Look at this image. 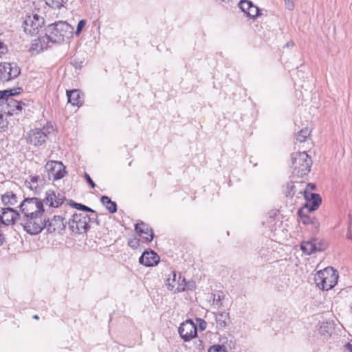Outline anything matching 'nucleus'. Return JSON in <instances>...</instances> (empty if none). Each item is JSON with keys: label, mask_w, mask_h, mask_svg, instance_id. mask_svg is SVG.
I'll return each instance as SVG.
<instances>
[{"label": "nucleus", "mask_w": 352, "mask_h": 352, "mask_svg": "<svg viewBox=\"0 0 352 352\" xmlns=\"http://www.w3.org/2000/svg\"><path fill=\"white\" fill-rule=\"evenodd\" d=\"M43 202L37 197L26 198L19 205L24 230L30 234H38L45 226Z\"/></svg>", "instance_id": "1"}, {"label": "nucleus", "mask_w": 352, "mask_h": 352, "mask_svg": "<svg viewBox=\"0 0 352 352\" xmlns=\"http://www.w3.org/2000/svg\"><path fill=\"white\" fill-rule=\"evenodd\" d=\"M74 27L67 21H56L47 27L45 35L35 41L34 45L38 46L39 43L43 50L49 46L50 42L57 44L69 43L74 36Z\"/></svg>", "instance_id": "2"}, {"label": "nucleus", "mask_w": 352, "mask_h": 352, "mask_svg": "<svg viewBox=\"0 0 352 352\" xmlns=\"http://www.w3.org/2000/svg\"><path fill=\"white\" fill-rule=\"evenodd\" d=\"M338 277V272L332 267H328L314 275V282L320 289L328 291L336 285Z\"/></svg>", "instance_id": "3"}, {"label": "nucleus", "mask_w": 352, "mask_h": 352, "mask_svg": "<svg viewBox=\"0 0 352 352\" xmlns=\"http://www.w3.org/2000/svg\"><path fill=\"white\" fill-rule=\"evenodd\" d=\"M292 173L298 177L307 175L312 164L311 157L306 152H296L292 155Z\"/></svg>", "instance_id": "4"}, {"label": "nucleus", "mask_w": 352, "mask_h": 352, "mask_svg": "<svg viewBox=\"0 0 352 352\" xmlns=\"http://www.w3.org/2000/svg\"><path fill=\"white\" fill-rule=\"evenodd\" d=\"M22 90L21 88H18L17 89L6 90L1 94V102L7 105V113L8 114H18L25 105L23 101L15 100L13 98L14 96L20 94Z\"/></svg>", "instance_id": "5"}, {"label": "nucleus", "mask_w": 352, "mask_h": 352, "mask_svg": "<svg viewBox=\"0 0 352 352\" xmlns=\"http://www.w3.org/2000/svg\"><path fill=\"white\" fill-rule=\"evenodd\" d=\"M53 131V126L49 125L32 129L27 133V142L34 146H40L47 140L49 135Z\"/></svg>", "instance_id": "6"}, {"label": "nucleus", "mask_w": 352, "mask_h": 352, "mask_svg": "<svg viewBox=\"0 0 352 352\" xmlns=\"http://www.w3.org/2000/svg\"><path fill=\"white\" fill-rule=\"evenodd\" d=\"M89 218L82 214H74L69 219L68 224L72 232L74 234L86 232L89 226Z\"/></svg>", "instance_id": "7"}, {"label": "nucleus", "mask_w": 352, "mask_h": 352, "mask_svg": "<svg viewBox=\"0 0 352 352\" xmlns=\"http://www.w3.org/2000/svg\"><path fill=\"white\" fill-rule=\"evenodd\" d=\"M299 190L302 192V197L306 201L303 208L307 209L309 212L316 210L321 204V198L318 194L310 191L309 188H303V186H299Z\"/></svg>", "instance_id": "8"}, {"label": "nucleus", "mask_w": 352, "mask_h": 352, "mask_svg": "<svg viewBox=\"0 0 352 352\" xmlns=\"http://www.w3.org/2000/svg\"><path fill=\"white\" fill-rule=\"evenodd\" d=\"M21 73L20 68L14 63H0V81L8 82L16 78Z\"/></svg>", "instance_id": "9"}, {"label": "nucleus", "mask_w": 352, "mask_h": 352, "mask_svg": "<svg viewBox=\"0 0 352 352\" xmlns=\"http://www.w3.org/2000/svg\"><path fill=\"white\" fill-rule=\"evenodd\" d=\"M166 286L170 291L176 292H182L189 289V283H186L181 274H177L175 272H172L166 279Z\"/></svg>", "instance_id": "10"}, {"label": "nucleus", "mask_w": 352, "mask_h": 352, "mask_svg": "<svg viewBox=\"0 0 352 352\" xmlns=\"http://www.w3.org/2000/svg\"><path fill=\"white\" fill-rule=\"evenodd\" d=\"M50 180L62 179L66 174L65 167L61 162L49 161L45 166Z\"/></svg>", "instance_id": "11"}, {"label": "nucleus", "mask_w": 352, "mask_h": 352, "mask_svg": "<svg viewBox=\"0 0 352 352\" xmlns=\"http://www.w3.org/2000/svg\"><path fill=\"white\" fill-rule=\"evenodd\" d=\"M44 24V19L43 16L37 14L28 16L24 21V30L26 33L30 34H36L39 29Z\"/></svg>", "instance_id": "12"}, {"label": "nucleus", "mask_w": 352, "mask_h": 352, "mask_svg": "<svg viewBox=\"0 0 352 352\" xmlns=\"http://www.w3.org/2000/svg\"><path fill=\"white\" fill-rule=\"evenodd\" d=\"M178 332L185 342H188L197 337V326L191 320H187L181 324Z\"/></svg>", "instance_id": "13"}, {"label": "nucleus", "mask_w": 352, "mask_h": 352, "mask_svg": "<svg viewBox=\"0 0 352 352\" xmlns=\"http://www.w3.org/2000/svg\"><path fill=\"white\" fill-rule=\"evenodd\" d=\"M65 201V197L64 194L54 190H48L46 191L45 197L42 200L43 205L45 204L52 208L59 207Z\"/></svg>", "instance_id": "14"}, {"label": "nucleus", "mask_w": 352, "mask_h": 352, "mask_svg": "<svg viewBox=\"0 0 352 352\" xmlns=\"http://www.w3.org/2000/svg\"><path fill=\"white\" fill-rule=\"evenodd\" d=\"M20 217L19 212L12 208L6 207L0 209V222L4 225L12 224Z\"/></svg>", "instance_id": "15"}, {"label": "nucleus", "mask_w": 352, "mask_h": 352, "mask_svg": "<svg viewBox=\"0 0 352 352\" xmlns=\"http://www.w3.org/2000/svg\"><path fill=\"white\" fill-rule=\"evenodd\" d=\"M66 223L64 221V218L61 216H54V217L50 220L45 219V228L48 232L52 233L56 231L60 232L65 229Z\"/></svg>", "instance_id": "16"}, {"label": "nucleus", "mask_w": 352, "mask_h": 352, "mask_svg": "<svg viewBox=\"0 0 352 352\" xmlns=\"http://www.w3.org/2000/svg\"><path fill=\"white\" fill-rule=\"evenodd\" d=\"M160 261V256L153 250H146L139 258L140 263L146 266H154Z\"/></svg>", "instance_id": "17"}, {"label": "nucleus", "mask_w": 352, "mask_h": 352, "mask_svg": "<svg viewBox=\"0 0 352 352\" xmlns=\"http://www.w3.org/2000/svg\"><path fill=\"white\" fill-rule=\"evenodd\" d=\"M299 186H303V188H306V183L304 182H295L287 183L285 188V193L287 197L296 196L300 198L302 197V192L299 190Z\"/></svg>", "instance_id": "18"}, {"label": "nucleus", "mask_w": 352, "mask_h": 352, "mask_svg": "<svg viewBox=\"0 0 352 352\" xmlns=\"http://www.w3.org/2000/svg\"><path fill=\"white\" fill-rule=\"evenodd\" d=\"M135 230L138 234L142 236L146 242H151L153 239L152 229L144 222L136 223Z\"/></svg>", "instance_id": "19"}, {"label": "nucleus", "mask_w": 352, "mask_h": 352, "mask_svg": "<svg viewBox=\"0 0 352 352\" xmlns=\"http://www.w3.org/2000/svg\"><path fill=\"white\" fill-rule=\"evenodd\" d=\"M1 201L7 207L12 208L19 202V197L13 191H8L1 195Z\"/></svg>", "instance_id": "20"}, {"label": "nucleus", "mask_w": 352, "mask_h": 352, "mask_svg": "<svg viewBox=\"0 0 352 352\" xmlns=\"http://www.w3.org/2000/svg\"><path fill=\"white\" fill-rule=\"evenodd\" d=\"M214 314L217 322V327L218 329H223L227 325L228 320L229 319V314L226 311H223Z\"/></svg>", "instance_id": "21"}, {"label": "nucleus", "mask_w": 352, "mask_h": 352, "mask_svg": "<svg viewBox=\"0 0 352 352\" xmlns=\"http://www.w3.org/2000/svg\"><path fill=\"white\" fill-rule=\"evenodd\" d=\"M67 96L68 97L69 102L73 105H80L81 104L80 94L79 90L73 89L72 91H67Z\"/></svg>", "instance_id": "22"}, {"label": "nucleus", "mask_w": 352, "mask_h": 352, "mask_svg": "<svg viewBox=\"0 0 352 352\" xmlns=\"http://www.w3.org/2000/svg\"><path fill=\"white\" fill-rule=\"evenodd\" d=\"M300 249L305 254L307 255L315 253L316 245L314 243V239L308 241H303L300 245Z\"/></svg>", "instance_id": "23"}, {"label": "nucleus", "mask_w": 352, "mask_h": 352, "mask_svg": "<svg viewBox=\"0 0 352 352\" xmlns=\"http://www.w3.org/2000/svg\"><path fill=\"white\" fill-rule=\"evenodd\" d=\"M100 201L110 213H115L117 211L116 202L112 201L107 196H102Z\"/></svg>", "instance_id": "24"}, {"label": "nucleus", "mask_w": 352, "mask_h": 352, "mask_svg": "<svg viewBox=\"0 0 352 352\" xmlns=\"http://www.w3.org/2000/svg\"><path fill=\"white\" fill-rule=\"evenodd\" d=\"M38 182H42L39 176H30L29 179L26 180L25 184L31 190L37 192Z\"/></svg>", "instance_id": "25"}, {"label": "nucleus", "mask_w": 352, "mask_h": 352, "mask_svg": "<svg viewBox=\"0 0 352 352\" xmlns=\"http://www.w3.org/2000/svg\"><path fill=\"white\" fill-rule=\"evenodd\" d=\"M45 3L53 9L59 10L64 7L68 0H45Z\"/></svg>", "instance_id": "26"}, {"label": "nucleus", "mask_w": 352, "mask_h": 352, "mask_svg": "<svg viewBox=\"0 0 352 352\" xmlns=\"http://www.w3.org/2000/svg\"><path fill=\"white\" fill-rule=\"evenodd\" d=\"M310 135V131L307 127L302 129L296 135V140L300 142H304Z\"/></svg>", "instance_id": "27"}, {"label": "nucleus", "mask_w": 352, "mask_h": 352, "mask_svg": "<svg viewBox=\"0 0 352 352\" xmlns=\"http://www.w3.org/2000/svg\"><path fill=\"white\" fill-rule=\"evenodd\" d=\"M316 245V252L324 250L327 248V243L323 240L314 239Z\"/></svg>", "instance_id": "28"}, {"label": "nucleus", "mask_w": 352, "mask_h": 352, "mask_svg": "<svg viewBox=\"0 0 352 352\" xmlns=\"http://www.w3.org/2000/svg\"><path fill=\"white\" fill-rule=\"evenodd\" d=\"M208 352H228V351L224 346L217 344L210 346Z\"/></svg>", "instance_id": "29"}, {"label": "nucleus", "mask_w": 352, "mask_h": 352, "mask_svg": "<svg viewBox=\"0 0 352 352\" xmlns=\"http://www.w3.org/2000/svg\"><path fill=\"white\" fill-rule=\"evenodd\" d=\"M247 15H248L249 16L252 17V18H254L256 17V16H258V9L256 6H254L252 4V6H251V8H250V10H248L246 12Z\"/></svg>", "instance_id": "30"}, {"label": "nucleus", "mask_w": 352, "mask_h": 352, "mask_svg": "<svg viewBox=\"0 0 352 352\" xmlns=\"http://www.w3.org/2000/svg\"><path fill=\"white\" fill-rule=\"evenodd\" d=\"M252 6V2L249 1H246V0H243L240 3V7H241V10L245 13H246L247 11L248 10H250V8H251Z\"/></svg>", "instance_id": "31"}, {"label": "nucleus", "mask_w": 352, "mask_h": 352, "mask_svg": "<svg viewBox=\"0 0 352 352\" xmlns=\"http://www.w3.org/2000/svg\"><path fill=\"white\" fill-rule=\"evenodd\" d=\"M85 25H86V21L84 19H82L78 22L77 28H76V31L75 32L76 36H78L80 34L82 28L85 27Z\"/></svg>", "instance_id": "32"}, {"label": "nucleus", "mask_w": 352, "mask_h": 352, "mask_svg": "<svg viewBox=\"0 0 352 352\" xmlns=\"http://www.w3.org/2000/svg\"><path fill=\"white\" fill-rule=\"evenodd\" d=\"M8 122L6 118L0 113V130H4L7 127Z\"/></svg>", "instance_id": "33"}, {"label": "nucleus", "mask_w": 352, "mask_h": 352, "mask_svg": "<svg viewBox=\"0 0 352 352\" xmlns=\"http://www.w3.org/2000/svg\"><path fill=\"white\" fill-rule=\"evenodd\" d=\"M74 206L76 208L80 209L81 210L91 212H94L91 208H90L85 205H82L81 204H74Z\"/></svg>", "instance_id": "34"}, {"label": "nucleus", "mask_w": 352, "mask_h": 352, "mask_svg": "<svg viewBox=\"0 0 352 352\" xmlns=\"http://www.w3.org/2000/svg\"><path fill=\"white\" fill-rule=\"evenodd\" d=\"M129 245L133 249H136L139 245V240L134 238L130 240L128 243Z\"/></svg>", "instance_id": "35"}, {"label": "nucleus", "mask_w": 352, "mask_h": 352, "mask_svg": "<svg viewBox=\"0 0 352 352\" xmlns=\"http://www.w3.org/2000/svg\"><path fill=\"white\" fill-rule=\"evenodd\" d=\"M301 213H302V210H300L299 214L300 215V219H301L302 223L303 224L310 223L311 222L310 217H309L307 216H302V215H301Z\"/></svg>", "instance_id": "36"}, {"label": "nucleus", "mask_w": 352, "mask_h": 352, "mask_svg": "<svg viewBox=\"0 0 352 352\" xmlns=\"http://www.w3.org/2000/svg\"><path fill=\"white\" fill-rule=\"evenodd\" d=\"M8 52V48L6 45H4L2 42L0 41V58L2 57L3 54H6Z\"/></svg>", "instance_id": "37"}, {"label": "nucleus", "mask_w": 352, "mask_h": 352, "mask_svg": "<svg viewBox=\"0 0 352 352\" xmlns=\"http://www.w3.org/2000/svg\"><path fill=\"white\" fill-rule=\"evenodd\" d=\"M85 177L87 180V182L89 184V185L91 186V187L92 188H94L95 186H96V184L95 183L93 182V180L91 179V178L90 177V176L87 173H85Z\"/></svg>", "instance_id": "38"}, {"label": "nucleus", "mask_w": 352, "mask_h": 352, "mask_svg": "<svg viewBox=\"0 0 352 352\" xmlns=\"http://www.w3.org/2000/svg\"><path fill=\"white\" fill-rule=\"evenodd\" d=\"M309 188L310 191H314L316 189V186H315V184H314L312 183H309V184L306 183V188Z\"/></svg>", "instance_id": "39"}, {"label": "nucleus", "mask_w": 352, "mask_h": 352, "mask_svg": "<svg viewBox=\"0 0 352 352\" xmlns=\"http://www.w3.org/2000/svg\"><path fill=\"white\" fill-rule=\"evenodd\" d=\"M345 349L348 352H352V340L345 346Z\"/></svg>", "instance_id": "40"}, {"label": "nucleus", "mask_w": 352, "mask_h": 352, "mask_svg": "<svg viewBox=\"0 0 352 352\" xmlns=\"http://www.w3.org/2000/svg\"><path fill=\"white\" fill-rule=\"evenodd\" d=\"M348 237L349 239L352 241V226L350 228L349 232H348Z\"/></svg>", "instance_id": "41"}, {"label": "nucleus", "mask_w": 352, "mask_h": 352, "mask_svg": "<svg viewBox=\"0 0 352 352\" xmlns=\"http://www.w3.org/2000/svg\"><path fill=\"white\" fill-rule=\"evenodd\" d=\"M206 322L202 320V322L200 323L199 326L201 329H205L206 328Z\"/></svg>", "instance_id": "42"}, {"label": "nucleus", "mask_w": 352, "mask_h": 352, "mask_svg": "<svg viewBox=\"0 0 352 352\" xmlns=\"http://www.w3.org/2000/svg\"><path fill=\"white\" fill-rule=\"evenodd\" d=\"M3 241H4V236L1 233H0V245L3 244Z\"/></svg>", "instance_id": "43"}, {"label": "nucleus", "mask_w": 352, "mask_h": 352, "mask_svg": "<svg viewBox=\"0 0 352 352\" xmlns=\"http://www.w3.org/2000/svg\"><path fill=\"white\" fill-rule=\"evenodd\" d=\"M33 318H34V319H38V316L37 315H35V316H33Z\"/></svg>", "instance_id": "44"}]
</instances>
